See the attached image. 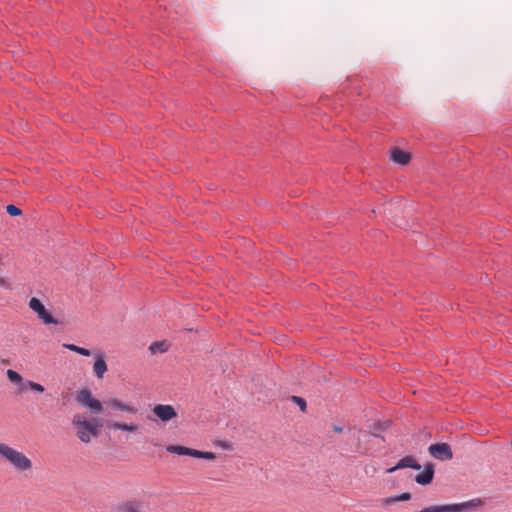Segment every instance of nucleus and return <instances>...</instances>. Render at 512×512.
<instances>
[{"mask_svg": "<svg viewBox=\"0 0 512 512\" xmlns=\"http://www.w3.org/2000/svg\"><path fill=\"white\" fill-rule=\"evenodd\" d=\"M95 362L93 365V371L98 379H102L104 374L107 372L108 367L102 353L95 355Z\"/></svg>", "mask_w": 512, "mask_h": 512, "instance_id": "obj_15", "label": "nucleus"}, {"mask_svg": "<svg viewBox=\"0 0 512 512\" xmlns=\"http://www.w3.org/2000/svg\"><path fill=\"white\" fill-rule=\"evenodd\" d=\"M71 425L75 431L76 437L84 444H88L91 442L92 438L98 437L103 426L99 419H88L84 413L74 414Z\"/></svg>", "mask_w": 512, "mask_h": 512, "instance_id": "obj_1", "label": "nucleus"}, {"mask_svg": "<svg viewBox=\"0 0 512 512\" xmlns=\"http://www.w3.org/2000/svg\"><path fill=\"white\" fill-rule=\"evenodd\" d=\"M166 450L169 453H174V454H178V455H186V456H191V457L201 458V459H206V460L216 459V455L213 452H208V451L204 452V451H200V450H196V449H192V448H188V447L180 446V445H168L166 447Z\"/></svg>", "mask_w": 512, "mask_h": 512, "instance_id": "obj_6", "label": "nucleus"}, {"mask_svg": "<svg viewBox=\"0 0 512 512\" xmlns=\"http://www.w3.org/2000/svg\"><path fill=\"white\" fill-rule=\"evenodd\" d=\"M152 412L163 422H168L177 417V412L172 405L157 404Z\"/></svg>", "mask_w": 512, "mask_h": 512, "instance_id": "obj_10", "label": "nucleus"}, {"mask_svg": "<svg viewBox=\"0 0 512 512\" xmlns=\"http://www.w3.org/2000/svg\"><path fill=\"white\" fill-rule=\"evenodd\" d=\"M434 477V465L427 463L424 467V471L415 477V481L420 485L430 484Z\"/></svg>", "mask_w": 512, "mask_h": 512, "instance_id": "obj_13", "label": "nucleus"}, {"mask_svg": "<svg viewBox=\"0 0 512 512\" xmlns=\"http://www.w3.org/2000/svg\"><path fill=\"white\" fill-rule=\"evenodd\" d=\"M6 211L8 214H10L11 216H19L21 215L22 211L20 208L16 207L15 205L13 204H9L7 207H6Z\"/></svg>", "mask_w": 512, "mask_h": 512, "instance_id": "obj_23", "label": "nucleus"}, {"mask_svg": "<svg viewBox=\"0 0 512 512\" xmlns=\"http://www.w3.org/2000/svg\"><path fill=\"white\" fill-rule=\"evenodd\" d=\"M0 457L18 473H27L33 469L32 460L27 455L3 442H0Z\"/></svg>", "mask_w": 512, "mask_h": 512, "instance_id": "obj_2", "label": "nucleus"}, {"mask_svg": "<svg viewBox=\"0 0 512 512\" xmlns=\"http://www.w3.org/2000/svg\"><path fill=\"white\" fill-rule=\"evenodd\" d=\"M107 428L110 430H121V431H127L130 433H135L139 425L137 423H123L118 421H108L107 422Z\"/></svg>", "mask_w": 512, "mask_h": 512, "instance_id": "obj_14", "label": "nucleus"}, {"mask_svg": "<svg viewBox=\"0 0 512 512\" xmlns=\"http://www.w3.org/2000/svg\"><path fill=\"white\" fill-rule=\"evenodd\" d=\"M480 498H474L459 504H449L443 506H430L423 508L419 512H464L471 509H477L483 506Z\"/></svg>", "mask_w": 512, "mask_h": 512, "instance_id": "obj_3", "label": "nucleus"}, {"mask_svg": "<svg viewBox=\"0 0 512 512\" xmlns=\"http://www.w3.org/2000/svg\"><path fill=\"white\" fill-rule=\"evenodd\" d=\"M76 401L81 406L89 409L93 414H99L103 410L102 403L93 397L89 389H82L77 392Z\"/></svg>", "mask_w": 512, "mask_h": 512, "instance_id": "obj_5", "label": "nucleus"}, {"mask_svg": "<svg viewBox=\"0 0 512 512\" xmlns=\"http://www.w3.org/2000/svg\"><path fill=\"white\" fill-rule=\"evenodd\" d=\"M27 388H30L31 390L39 392V393L44 392V387L41 384L31 381V380L26 381V389Z\"/></svg>", "mask_w": 512, "mask_h": 512, "instance_id": "obj_21", "label": "nucleus"}, {"mask_svg": "<svg viewBox=\"0 0 512 512\" xmlns=\"http://www.w3.org/2000/svg\"><path fill=\"white\" fill-rule=\"evenodd\" d=\"M149 349L152 353H156L157 351L166 352L167 346L165 342H154L150 345Z\"/></svg>", "mask_w": 512, "mask_h": 512, "instance_id": "obj_20", "label": "nucleus"}, {"mask_svg": "<svg viewBox=\"0 0 512 512\" xmlns=\"http://www.w3.org/2000/svg\"><path fill=\"white\" fill-rule=\"evenodd\" d=\"M1 363H2V364L7 365V364H9V360H7V359H2V360H1Z\"/></svg>", "mask_w": 512, "mask_h": 512, "instance_id": "obj_26", "label": "nucleus"}, {"mask_svg": "<svg viewBox=\"0 0 512 512\" xmlns=\"http://www.w3.org/2000/svg\"><path fill=\"white\" fill-rule=\"evenodd\" d=\"M222 447H223V448H225V449H228V448H230V444H228V443H223V444H222Z\"/></svg>", "mask_w": 512, "mask_h": 512, "instance_id": "obj_25", "label": "nucleus"}, {"mask_svg": "<svg viewBox=\"0 0 512 512\" xmlns=\"http://www.w3.org/2000/svg\"><path fill=\"white\" fill-rule=\"evenodd\" d=\"M291 399H292V401H293L294 403H296V404L299 406V408L301 409V411H303V412H304V411L306 410V408H307V404H306L305 399H303L302 397H299V396H292V398H291Z\"/></svg>", "mask_w": 512, "mask_h": 512, "instance_id": "obj_22", "label": "nucleus"}, {"mask_svg": "<svg viewBox=\"0 0 512 512\" xmlns=\"http://www.w3.org/2000/svg\"><path fill=\"white\" fill-rule=\"evenodd\" d=\"M411 499V494L408 492L402 493L400 495L391 496L386 499H384L385 504H393L399 501H408Z\"/></svg>", "mask_w": 512, "mask_h": 512, "instance_id": "obj_18", "label": "nucleus"}, {"mask_svg": "<svg viewBox=\"0 0 512 512\" xmlns=\"http://www.w3.org/2000/svg\"><path fill=\"white\" fill-rule=\"evenodd\" d=\"M404 468H412L415 470H420L421 465L415 460L413 456H405L398 461V463L387 470V473H393L399 469Z\"/></svg>", "mask_w": 512, "mask_h": 512, "instance_id": "obj_11", "label": "nucleus"}, {"mask_svg": "<svg viewBox=\"0 0 512 512\" xmlns=\"http://www.w3.org/2000/svg\"><path fill=\"white\" fill-rule=\"evenodd\" d=\"M7 378L14 384L18 385V392L22 393L26 390V381H24L23 377L15 370L8 369L6 371Z\"/></svg>", "mask_w": 512, "mask_h": 512, "instance_id": "obj_17", "label": "nucleus"}, {"mask_svg": "<svg viewBox=\"0 0 512 512\" xmlns=\"http://www.w3.org/2000/svg\"><path fill=\"white\" fill-rule=\"evenodd\" d=\"M63 347L70 350V351H73V352H76L82 356H90L91 355V352L90 350L86 349V348H83V347H79L77 345H74V344H68V343H65L63 344Z\"/></svg>", "mask_w": 512, "mask_h": 512, "instance_id": "obj_19", "label": "nucleus"}, {"mask_svg": "<svg viewBox=\"0 0 512 512\" xmlns=\"http://www.w3.org/2000/svg\"><path fill=\"white\" fill-rule=\"evenodd\" d=\"M76 401L81 406L89 409L93 414H99L103 410L102 403L93 397L89 389H82L77 392Z\"/></svg>", "mask_w": 512, "mask_h": 512, "instance_id": "obj_4", "label": "nucleus"}, {"mask_svg": "<svg viewBox=\"0 0 512 512\" xmlns=\"http://www.w3.org/2000/svg\"><path fill=\"white\" fill-rule=\"evenodd\" d=\"M428 452L432 457L440 461H447L453 458V452L450 445L444 442L430 445Z\"/></svg>", "mask_w": 512, "mask_h": 512, "instance_id": "obj_9", "label": "nucleus"}, {"mask_svg": "<svg viewBox=\"0 0 512 512\" xmlns=\"http://www.w3.org/2000/svg\"><path fill=\"white\" fill-rule=\"evenodd\" d=\"M0 285H5V280L4 279H0Z\"/></svg>", "mask_w": 512, "mask_h": 512, "instance_id": "obj_27", "label": "nucleus"}, {"mask_svg": "<svg viewBox=\"0 0 512 512\" xmlns=\"http://www.w3.org/2000/svg\"><path fill=\"white\" fill-rule=\"evenodd\" d=\"M115 512H146V503L141 498H129L115 506Z\"/></svg>", "mask_w": 512, "mask_h": 512, "instance_id": "obj_7", "label": "nucleus"}, {"mask_svg": "<svg viewBox=\"0 0 512 512\" xmlns=\"http://www.w3.org/2000/svg\"><path fill=\"white\" fill-rule=\"evenodd\" d=\"M390 157H391L392 161H394L395 163H398L400 165L408 164L411 159L409 153L402 151L398 148H393L390 151Z\"/></svg>", "mask_w": 512, "mask_h": 512, "instance_id": "obj_16", "label": "nucleus"}, {"mask_svg": "<svg viewBox=\"0 0 512 512\" xmlns=\"http://www.w3.org/2000/svg\"><path fill=\"white\" fill-rule=\"evenodd\" d=\"M333 430H334L335 432H337V433H341V432L343 431V428H342V427H340V426H334V427H333Z\"/></svg>", "mask_w": 512, "mask_h": 512, "instance_id": "obj_24", "label": "nucleus"}, {"mask_svg": "<svg viewBox=\"0 0 512 512\" xmlns=\"http://www.w3.org/2000/svg\"><path fill=\"white\" fill-rule=\"evenodd\" d=\"M29 308L33 310L35 313H37L38 317L45 323V324H55L58 325L60 322L55 319L45 308V306L42 304V302L36 298L32 297L29 301Z\"/></svg>", "mask_w": 512, "mask_h": 512, "instance_id": "obj_8", "label": "nucleus"}, {"mask_svg": "<svg viewBox=\"0 0 512 512\" xmlns=\"http://www.w3.org/2000/svg\"><path fill=\"white\" fill-rule=\"evenodd\" d=\"M106 404L115 410L123 411L129 414L137 413V409L133 405L124 403L117 398L108 399Z\"/></svg>", "mask_w": 512, "mask_h": 512, "instance_id": "obj_12", "label": "nucleus"}]
</instances>
